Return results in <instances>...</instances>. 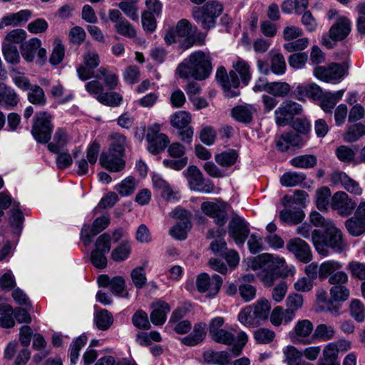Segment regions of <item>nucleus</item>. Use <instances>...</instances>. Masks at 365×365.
<instances>
[{"instance_id": "393cba45", "label": "nucleus", "mask_w": 365, "mask_h": 365, "mask_svg": "<svg viewBox=\"0 0 365 365\" xmlns=\"http://www.w3.org/2000/svg\"><path fill=\"white\" fill-rule=\"evenodd\" d=\"M31 11L25 9L5 16L0 21V29L6 26H16L22 23H26L31 17Z\"/></svg>"}, {"instance_id": "ea45409f", "label": "nucleus", "mask_w": 365, "mask_h": 365, "mask_svg": "<svg viewBox=\"0 0 365 365\" xmlns=\"http://www.w3.org/2000/svg\"><path fill=\"white\" fill-rule=\"evenodd\" d=\"M110 139L112 143L108 151L124 155L125 148L128 145L125 136L119 133H113L110 135Z\"/></svg>"}, {"instance_id": "39448f33", "label": "nucleus", "mask_w": 365, "mask_h": 365, "mask_svg": "<svg viewBox=\"0 0 365 365\" xmlns=\"http://www.w3.org/2000/svg\"><path fill=\"white\" fill-rule=\"evenodd\" d=\"M51 118L47 112H39L35 115L31 134L37 142L47 143L50 140L53 127Z\"/></svg>"}, {"instance_id": "c03bdc74", "label": "nucleus", "mask_w": 365, "mask_h": 365, "mask_svg": "<svg viewBox=\"0 0 365 365\" xmlns=\"http://www.w3.org/2000/svg\"><path fill=\"white\" fill-rule=\"evenodd\" d=\"M238 158V153L235 150L229 149L215 156L216 163L222 167H230L234 165Z\"/></svg>"}, {"instance_id": "13d9d810", "label": "nucleus", "mask_w": 365, "mask_h": 365, "mask_svg": "<svg viewBox=\"0 0 365 365\" xmlns=\"http://www.w3.org/2000/svg\"><path fill=\"white\" fill-rule=\"evenodd\" d=\"M331 197V191L328 187H322L316 192V203L319 210H326Z\"/></svg>"}, {"instance_id": "cd10ccee", "label": "nucleus", "mask_w": 365, "mask_h": 365, "mask_svg": "<svg viewBox=\"0 0 365 365\" xmlns=\"http://www.w3.org/2000/svg\"><path fill=\"white\" fill-rule=\"evenodd\" d=\"M313 324L308 319L299 321L294 327V336L292 341L294 342H303L306 344L311 343V341H304V339L308 337L313 331Z\"/></svg>"}, {"instance_id": "49530a36", "label": "nucleus", "mask_w": 365, "mask_h": 365, "mask_svg": "<svg viewBox=\"0 0 365 365\" xmlns=\"http://www.w3.org/2000/svg\"><path fill=\"white\" fill-rule=\"evenodd\" d=\"M95 78L97 79L103 78L104 83L109 89H114L118 86V76L104 67H100L98 69Z\"/></svg>"}, {"instance_id": "2eb2a0df", "label": "nucleus", "mask_w": 365, "mask_h": 365, "mask_svg": "<svg viewBox=\"0 0 365 365\" xmlns=\"http://www.w3.org/2000/svg\"><path fill=\"white\" fill-rule=\"evenodd\" d=\"M109 224V216L103 215L96 218L91 225H84L81 232V238L84 245H89L92 241V238L107 228Z\"/></svg>"}, {"instance_id": "bf43d9fd", "label": "nucleus", "mask_w": 365, "mask_h": 365, "mask_svg": "<svg viewBox=\"0 0 365 365\" xmlns=\"http://www.w3.org/2000/svg\"><path fill=\"white\" fill-rule=\"evenodd\" d=\"M87 337L86 336H80L78 337L70 346V361L72 365H75L79 356V351L82 347L86 344Z\"/></svg>"}, {"instance_id": "37998d69", "label": "nucleus", "mask_w": 365, "mask_h": 365, "mask_svg": "<svg viewBox=\"0 0 365 365\" xmlns=\"http://www.w3.org/2000/svg\"><path fill=\"white\" fill-rule=\"evenodd\" d=\"M131 252V244L129 240H123L114 248L111 252V258L115 262H123L125 260Z\"/></svg>"}, {"instance_id": "f3484780", "label": "nucleus", "mask_w": 365, "mask_h": 365, "mask_svg": "<svg viewBox=\"0 0 365 365\" xmlns=\"http://www.w3.org/2000/svg\"><path fill=\"white\" fill-rule=\"evenodd\" d=\"M356 203L344 191H338L331 197V207L342 216L351 215L356 208Z\"/></svg>"}, {"instance_id": "ddd939ff", "label": "nucleus", "mask_w": 365, "mask_h": 365, "mask_svg": "<svg viewBox=\"0 0 365 365\" xmlns=\"http://www.w3.org/2000/svg\"><path fill=\"white\" fill-rule=\"evenodd\" d=\"M83 63L77 68L78 78L87 81L96 76L94 69L100 64L99 55L94 51H88L83 56Z\"/></svg>"}, {"instance_id": "412c9836", "label": "nucleus", "mask_w": 365, "mask_h": 365, "mask_svg": "<svg viewBox=\"0 0 365 365\" xmlns=\"http://www.w3.org/2000/svg\"><path fill=\"white\" fill-rule=\"evenodd\" d=\"M330 180L333 185H341L351 194L359 195L362 192V189L359 184L344 172L339 170L334 171L331 174Z\"/></svg>"}, {"instance_id": "0eeeda50", "label": "nucleus", "mask_w": 365, "mask_h": 365, "mask_svg": "<svg viewBox=\"0 0 365 365\" xmlns=\"http://www.w3.org/2000/svg\"><path fill=\"white\" fill-rule=\"evenodd\" d=\"M213 341L217 343L223 344L225 345H232L230 351L235 356H238L241 354L242 350L247 342V335L244 331H240L237 336L235 340V335L230 331L222 329L216 334L211 337Z\"/></svg>"}, {"instance_id": "774afa93", "label": "nucleus", "mask_w": 365, "mask_h": 365, "mask_svg": "<svg viewBox=\"0 0 365 365\" xmlns=\"http://www.w3.org/2000/svg\"><path fill=\"white\" fill-rule=\"evenodd\" d=\"M110 242L111 237L107 233H103L97 238L94 250H98V252L106 254L108 253L111 247Z\"/></svg>"}, {"instance_id": "f704fd0d", "label": "nucleus", "mask_w": 365, "mask_h": 365, "mask_svg": "<svg viewBox=\"0 0 365 365\" xmlns=\"http://www.w3.org/2000/svg\"><path fill=\"white\" fill-rule=\"evenodd\" d=\"M225 234L224 229L217 228L216 230H210L207 232L208 238L219 237L220 240H215L210 244V249L215 254L221 255L226 250V242L222 237Z\"/></svg>"}, {"instance_id": "a211bd4d", "label": "nucleus", "mask_w": 365, "mask_h": 365, "mask_svg": "<svg viewBox=\"0 0 365 365\" xmlns=\"http://www.w3.org/2000/svg\"><path fill=\"white\" fill-rule=\"evenodd\" d=\"M222 284V279L217 274L212 278L206 273H201L196 279V285L200 292H207L210 297L215 296Z\"/></svg>"}, {"instance_id": "79ce46f5", "label": "nucleus", "mask_w": 365, "mask_h": 365, "mask_svg": "<svg viewBox=\"0 0 365 365\" xmlns=\"http://www.w3.org/2000/svg\"><path fill=\"white\" fill-rule=\"evenodd\" d=\"M139 0H122L119 4V9L133 21L138 20Z\"/></svg>"}, {"instance_id": "864d4df0", "label": "nucleus", "mask_w": 365, "mask_h": 365, "mask_svg": "<svg viewBox=\"0 0 365 365\" xmlns=\"http://www.w3.org/2000/svg\"><path fill=\"white\" fill-rule=\"evenodd\" d=\"M294 317V309L292 308L284 309L281 307H275V327L281 325L283 322H289Z\"/></svg>"}, {"instance_id": "c756f323", "label": "nucleus", "mask_w": 365, "mask_h": 365, "mask_svg": "<svg viewBox=\"0 0 365 365\" xmlns=\"http://www.w3.org/2000/svg\"><path fill=\"white\" fill-rule=\"evenodd\" d=\"M19 101V96L14 89L0 83V105L10 108L15 107Z\"/></svg>"}, {"instance_id": "1a4fd4ad", "label": "nucleus", "mask_w": 365, "mask_h": 365, "mask_svg": "<svg viewBox=\"0 0 365 365\" xmlns=\"http://www.w3.org/2000/svg\"><path fill=\"white\" fill-rule=\"evenodd\" d=\"M170 216L179 222L169 230V234L177 240H185L192 227L190 213L184 209L176 208L170 213Z\"/></svg>"}, {"instance_id": "f257e3e1", "label": "nucleus", "mask_w": 365, "mask_h": 365, "mask_svg": "<svg viewBox=\"0 0 365 365\" xmlns=\"http://www.w3.org/2000/svg\"><path fill=\"white\" fill-rule=\"evenodd\" d=\"M212 71V58L210 53L198 51L192 53L187 58L184 59L178 66L175 72L181 78H192L202 81L210 76Z\"/></svg>"}, {"instance_id": "6e6d98bb", "label": "nucleus", "mask_w": 365, "mask_h": 365, "mask_svg": "<svg viewBox=\"0 0 365 365\" xmlns=\"http://www.w3.org/2000/svg\"><path fill=\"white\" fill-rule=\"evenodd\" d=\"M97 100L106 106H118L121 103L123 97L116 92L103 93L97 96Z\"/></svg>"}, {"instance_id": "3c124183", "label": "nucleus", "mask_w": 365, "mask_h": 365, "mask_svg": "<svg viewBox=\"0 0 365 365\" xmlns=\"http://www.w3.org/2000/svg\"><path fill=\"white\" fill-rule=\"evenodd\" d=\"M365 135V125L362 123H356L349 127L344 134V140L346 142H355Z\"/></svg>"}, {"instance_id": "338daca9", "label": "nucleus", "mask_w": 365, "mask_h": 365, "mask_svg": "<svg viewBox=\"0 0 365 365\" xmlns=\"http://www.w3.org/2000/svg\"><path fill=\"white\" fill-rule=\"evenodd\" d=\"M132 322L134 326L139 329H149L150 328L148 314L142 310H139L134 314Z\"/></svg>"}, {"instance_id": "7ed1b4c3", "label": "nucleus", "mask_w": 365, "mask_h": 365, "mask_svg": "<svg viewBox=\"0 0 365 365\" xmlns=\"http://www.w3.org/2000/svg\"><path fill=\"white\" fill-rule=\"evenodd\" d=\"M271 310V302L266 298L261 297L252 305L243 308L238 314V320L247 327L255 328L265 323L270 316V321L274 324Z\"/></svg>"}, {"instance_id": "680f3d73", "label": "nucleus", "mask_w": 365, "mask_h": 365, "mask_svg": "<svg viewBox=\"0 0 365 365\" xmlns=\"http://www.w3.org/2000/svg\"><path fill=\"white\" fill-rule=\"evenodd\" d=\"M136 187L135 180L132 177L126 178L116 186V191L122 196L131 195Z\"/></svg>"}, {"instance_id": "5701e85b", "label": "nucleus", "mask_w": 365, "mask_h": 365, "mask_svg": "<svg viewBox=\"0 0 365 365\" xmlns=\"http://www.w3.org/2000/svg\"><path fill=\"white\" fill-rule=\"evenodd\" d=\"M123 157V155L107 151L101 155L99 163L103 168L111 172H120L125 168Z\"/></svg>"}, {"instance_id": "052dcab7", "label": "nucleus", "mask_w": 365, "mask_h": 365, "mask_svg": "<svg viewBox=\"0 0 365 365\" xmlns=\"http://www.w3.org/2000/svg\"><path fill=\"white\" fill-rule=\"evenodd\" d=\"M115 29L118 34L127 38H132L136 36L135 29L125 19H122L120 22H117Z\"/></svg>"}, {"instance_id": "a878e982", "label": "nucleus", "mask_w": 365, "mask_h": 365, "mask_svg": "<svg viewBox=\"0 0 365 365\" xmlns=\"http://www.w3.org/2000/svg\"><path fill=\"white\" fill-rule=\"evenodd\" d=\"M257 111L255 106L251 104L240 105L234 107L231 110L232 117L236 120L249 123L252 120L253 114Z\"/></svg>"}, {"instance_id": "4c0bfd02", "label": "nucleus", "mask_w": 365, "mask_h": 365, "mask_svg": "<svg viewBox=\"0 0 365 365\" xmlns=\"http://www.w3.org/2000/svg\"><path fill=\"white\" fill-rule=\"evenodd\" d=\"M191 120L192 116L190 113L185 110H178L170 118V125L178 130L189 126Z\"/></svg>"}, {"instance_id": "20e7f679", "label": "nucleus", "mask_w": 365, "mask_h": 365, "mask_svg": "<svg viewBox=\"0 0 365 365\" xmlns=\"http://www.w3.org/2000/svg\"><path fill=\"white\" fill-rule=\"evenodd\" d=\"M222 5L217 1H209L202 8L195 7L192 10L194 19L207 30L214 27L215 19L222 11Z\"/></svg>"}, {"instance_id": "603ef678", "label": "nucleus", "mask_w": 365, "mask_h": 365, "mask_svg": "<svg viewBox=\"0 0 365 365\" xmlns=\"http://www.w3.org/2000/svg\"><path fill=\"white\" fill-rule=\"evenodd\" d=\"M285 361L288 365H301L302 361V351L294 346H288L284 350Z\"/></svg>"}, {"instance_id": "09e8293b", "label": "nucleus", "mask_w": 365, "mask_h": 365, "mask_svg": "<svg viewBox=\"0 0 365 365\" xmlns=\"http://www.w3.org/2000/svg\"><path fill=\"white\" fill-rule=\"evenodd\" d=\"M28 101L37 106H44L46 98L43 90L38 85L32 86L28 93Z\"/></svg>"}, {"instance_id": "b1692460", "label": "nucleus", "mask_w": 365, "mask_h": 365, "mask_svg": "<svg viewBox=\"0 0 365 365\" xmlns=\"http://www.w3.org/2000/svg\"><path fill=\"white\" fill-rule=\"evenodd\" d=\"M153 311L150 317L151 322L156 325H162L166 321L167 314L170 311V307L163 301H158L152 304Z\"/></svg>"}, {"instance_id": "aec40b11", "label": "nucleus", "mask_w": 365, "mask_h": 365, "mask_svg": "<svg viewBox=\"0 0 365 365\" xmlns=\"http://www.w3.org/2000/svg\"><path fill=\"white\" fill-rule=\"evenodd\" d=\"M249 232L248 225L243 218L235 216L231 219L228 225V233L237 244L242 245Z\"/></svg>"}, {"instance_id": "0e129e2a", "label": "nucleus", "mask_w": 365, "mask_h": 365, "mask_svg": "<svg viewBox=\"0 0 365 365\" xmlns=\"http://www.w3.org/2000/svg\"><path fill=\"white\" fill-rule=\"evenodd\" d=\"M349 308L351 315L356 321L361 322L364 320L365 308L359 300H352L350 303Z\"/></svg>"}, {"instance_id": "a18cd8bd", "label": "nucleus", "mask_w": 365, "mask_h": 365, "mask_svg": "<svg viewBox=\"0 0 365 365\" xmlns=\"http://www.w3.org/2000/svg\"><path fill=\"white\" fill-rule=\"evenodd\" d=\"M345 226L349 233L353 236L358 237L365 233V221L356 217L348 219Z\"/></svg>"}, {"instance_id": "dca6fc26", "label": "nucleus", "mask_w": 365, "mask_h": 365, "mask_svg": "<svg viewBox=\"0 0 365 365\" xmlns=\"http://www.w3.org/2000/svg\"><path fill=\"white\" fill-rule=\"evenodd\" d=\"M302 112V106L300 104L287 101L279 107L277 111H275V113L279 115L276 123L280 126L288 125L292 123L294 115H299Z\"/></svg>"}, {"instance_id": "e2e57ef3", "label": "nucleus", "mask_w": 365, "mask_h": 365, "mask_svg": "<svg viewBox=\"0 0 365 365\" xmlns=\"http://www.w3.org/2000/svg\"><path fill=\"white\" fill-rule=\"evenodd\" d=\"M233 67L235 73L237 72L240 74L242 82L247 85L251 78L249 64L243 60H238L236 63H233Z\"/></svg>"}, {"instance_id": "423d86ee", "label": "nucleus", "mask_w": 365, "mask_h": 365, "mask_svg": "<svg viewBox=\"0 0 365 365\" xmlns=\"http://www.w3.org/2000/svg\"><path fill=\"white\" fill-rule=\"evenodd\" d=\"M348 64L331 63L327 66H318L314 70L315 76L327 83H337L342 80L348 71Z\"/></svg>"}, {"instance_id": "6ab92c4d", "label": "nucleus", "mask_w": 365, "mask_h": 365, "mask_svg": "<svg viewBox=\"0 0 365 365\" xmlns=\"http://www.w3.org/2000/svg\"><path fill=\"white\" fill-rule=\"evenodd\" d=\"M287 249L293 253L300 262L308 263L312 259V254L309 245L299 237L291 239L287 243Z\"/></svg>"}, {"instance_id": "4be33fe9", "label": "nucleus", "mask_w": 365, "mask_h": 365, "mask_svg": "<svg viewBox=\"0 0 365 365\" xmlns=\"http://www.w3.org/2000/svg\"><path fill=\"white\" fill-rule=\"evenodd\" d=\"M351 29L350 20L345 16L339 17L329 29V38L334 41H342L350 34Z\"/></svg>"}, {"instance_id": "7c9ffc66", "label": "nucleus", "mask_w": 365, "mask_h": 365, "mask_svg": "<svg viewBox=\"0 0 365 365\" xmlns=\"http://www.w3.org/2000/svg\"><path fill=\"white\" fill-rule=\"evenodd\" d=\"M279 217L283 222L298 225L305 218V213L299 208L284 209L279 212Z\"/></svg>"}, {"instance_id": "8fccbe9b", "label": "nucleus", "mask_w": 365, "mask_h": 365, "mask_svg": "<svg viewBox=\"0 0 365 365\" xmlns=\"http://www.w3.org/2000/svg\"><path fill=\"white\" fill-rule=\"evenodd\" d=\"M342 267V264L335 260H328L319 266V277L321 279H324L328 277H330L336 271L339 270Z\"/></svg>"}, {"instance_id": "6e6552de", "label": "nucleus", "mask_w": 365, "mask_h": 365, "mask_svg": "<svg viewBox=\"0 0 365 365\" xmlns=\"http://www.w3.org/2000/svg\"><path fill=\"white\" fill-rule=\"evenodd\" d=\"M160 125L158 123H155L147 128L145 138L148 142V150L154 155L162 152L170 142L168 137L160 133Z\"/></svg>"}, {"instance_id": "9b49d317", "label": "nucleus", "mask_w": 365, "mask_h": 365, "mask_svg": "<svg viewBox=\"0 0 365 365\" xmlns=\"http://www.w3.org/2000/svg\"><path fill=\"white\" fill-rule=\"evenodd\" d=\"M183 173L192 190L203 193L213 191L214 185L210 181L204 182L202 173L197 167L189 166Z\"/></svg>"}, {"instance_id": "de8ad7c7", "label": "nucleus", "mask_w": 365, "mask_h": 365, "mask_svg": "<svg viewBox=\"0 0 365 365\" xmlns=\"http://www.w3.org/2000/svg\"><path fill=\"white\" fill-rule=\"evenodd\" d=\"M294 270V266L289 265L284 258L275 257V277L293 276Z\"/></svg>"}, {"instance_id": "c9c22d12", "label": "nucleus", "mask_w": 365, "mask_h": 365, "mask_svg": "<svg viewBox=\"0 0 365 365\" xmlns=\"http://www.w3.org/2000/svg\"><path fill=\"white\" fill-rule=\"evenodd\" d=\"M69 141L67 133L63 128H58L53 136V142L48 144V149L51 153H58Z\"/></svg>"}, {"instance_id": "69168bd1", "label": "nucleus", "mask_w": 365, "mask_h": 365, "mask_svg": "<svg viewBox=\"0 0 365 365\" xmlns=\"http://www.w3.org/2000/svg\"><path fill=\"white\" fill-rule=\"evenodd\" d=\"M300 93L304 94L305 96L312 98L314 100H319L324 93L322 88L315 83H312L303 87H300Z\"/></svg>"}, {"instance_id": "c85d7f7f", "label": "nucleus", "mask_w": 365, "mask_h": 365, "mask_svg": "<svg viewBox=\"0 0 365 365\" xmlns=\"http://www.w3.org/2000/svg\"><path fill=\"white\" fill-rule=\"evenodd\" d=\"M153 185L159 190L161 196L167 201H174L179 198L178 192L174 190L165 180L159 176L153 178Z\"/></svg>"}, {"instance_id": "2f4dec72", "label": "nucleus", "mask_w": 365, "mask_h": 365, "mask_svg": "<svg viewBox=\"0 0 365 365\" xmlns=\"http://www.w3.org/2000/svg\"><path fill=\"white\" fill-rule=\"evenodd\" d=\"M205 323L195 324L192 331L181 339L182 343L185 345L192 346L202 342L206 334L205 331Z\"/></svg>"}, {"instance_id": "f03ea898", "label": "nucleus", "mask_w": 365, "mask_h": 365, "mask_svg": "<svg viewBox=\"0 0 365 365\" xmlns=\"http://www.w3.org/2000/svg\"><path fill=\"white\" fill-rule=\"evenodd\" d=\"M312 242L318 253L324 257L329 255V248L341 253L346 247L341 230L334 225L327 227L324 234L319 230H314Z\"/></svg>"}, {"instance_id": "4d7b16f0", "label": "nucleus", "mask_w": 365, "mask_h": 365, "mask_svg": "<svg viewBox=\"0 0 365 365\" xmlns=\"http://www.w3.org/2000/svg\"><path fill=\"white\" fill-rule=\"evenodd\" d=\"M335 334L333 327L325 324H319L314 332L313 337L323 341L331 339Z\"/></svg>"}, {"instance_id": "5fc2aeb1", "label": "nucleus", "mask_w": 365, "mask_h": 365, "mask_svg": "<svg viewBox=\"0 0 365 365\" xmlns=\"http://www.w3.org/2000/svg\"><path fill=\"white\" fill-rule=\"evenodd\" d=\"M330 296L334 302H344L346 301L350 295V291L344 285L332 286L329 290Z\"/></svg>"}, {"instance_id": "58836bf2", "label": "nucleus", "mask_w": 365, "mask_h": 365, "mask_svg": "<svg viewBox=\"0 0 365 365\" xmlns=\"http://www.w3.org/2000/svg\"><path fill=\"white\" fill-rule=\"evenodd\" d=\"M317 158L314 155H302L293 158L290 165L297 168L310 169L316 166Z\"/></svg>"}, {"instance_id": "4468645a", "label": "nucleus", "mask_w": 365, "mask_h": 365, "mask_svg": "<svg viewBox=\"0 0 365 365\" xmlns=\"http://www.w3.org/2000/svg\"><path fill=\"white\" fill-rule=\"evenodd\" d=\"M227 204L221 201L204 202L201 205L202 212L212 217L218 226L224 225L227 220Z\"/></svg>"}, {"instance_id": "9d476101", "label": "nucleus", "mask_w": 365, "mask_h": 365, "mask_svg": "<svg viewBox=\"0 0 365 365\" xmlns=\"http://www.w3.org/2000/svg\"><path fill=\"white\" fill-rule=\"evenodd\" d=\"M255 269H259V277L266 287L274 284V259L271 254L264 253L255 258Z\"/></svg>"}, {"instance_id": "e433bc0d", "label": "nucleus", "mask_w": 365, "mask_h": 365, "mask_svg": "<svg viewBox=\"0 0 365 365\" xmlns=\"http://www.w3.org/2000/svg\"><path fill=\"white\" fill-rule=\"evenodd\" d=\"M205 362L217 365H227L230 360V354L227 351H215L208 350L203 354Z\"/></svg>"}, {"instance_id": "473e14b6", "label": "nucleus", "mask_w": 365, "mask_h": 365, "mask_svg": "<svg viewBox=\"0 0 365 365\" xmlns=\"http://www.w3.org/2000/svg\"><path fill=\"white\" fill-rule=\"evenodd\" d=\"M41 46V42L37 38H32L23 43L21 46V53L24 59L28 62L33 61Z\"/></svg>"}, {"instance_id": "f8f14e48", "label": "nucleus", "mask_w": 365, "mask_h": 365, "mask_svg": "<svg viewBox=\"0 0 365 365\" xmlns=\"http://www.w3.org/2000/svg\"><path fill=\"white\" fill-rule=\"evenodd\" d=\"M216 79L222 87L227 97L233 98L239 96L238 91L231 90V88H237L240 85V80L235 71H231L227 74L224 67H220L216 72Z\"/></svg>"}, {"instance_id": "bb28decb", "label": "nucleus", "mask_w": 365, "mask_h": 365, "mask_svg": "<svg viewBox=\"0 0 365 365\" xmlns=\"http://www.w3.org/2000/svg\"><path fill=\"white\" fill-rule=\"evenodd\" d=\"M304 144L301 136L294 131H289L281 135L277 143V147L282 152L288 150L290 146L299 148Z\"/></svg>"}, {"instance_id": "72a5a7b5", "label": "nucleus", "mask_w": 365, "mask_h": 365, "mask_svg": "<svg viewBox=\"0 0 365 365\" xmlns=\"http://www.w3.org/2000/svg\"><path fill=\"white\" fill-rule=\"evenodd\" d=\"M306 179L307 175L304 173L289 171L281 176L279 182L284 187H295L302 185Z\"/></svg>"}, {"instance_id": "a19ab883", "label": "nucleus", "mask_w": 365, "mask_h": 365, "mask_svg": "<svg viewBox=\"0 0 365 365\" xmlns=\"http://www.w3.org/2000/svg\"><path fill=\"white\" fill-rule=\"evenodd\" d=\"M94 322L98 329L106 331L112 325L113 318L108 310L101 309L96 313Z\"/></svg>"}]
</instances>
